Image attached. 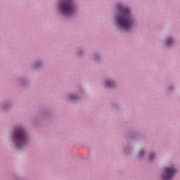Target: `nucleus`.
<instances>
[{
    "label": "nucleus",
    "mask_w": 180,
    "mask_h": 180,
    "mask_svg": "<svg viewBox=\"0 0 180 180\" xmlns=\"http://www.w3.org/2000/svg\"><path fill=\"white\" fill-rule=\"evenodd\" d=\"M118 9L120 15L116 19V22L121 29H125L129 30L130 27L133 26V22H131V16L130 15V9L123 5H119Z\"/></svg>",
    "instance_id": "nucleus-1"
},
{
    "label": "nucleus",
    "mask_w": 180,
    "mask_h": 180,
    "mask_svg": "<svg viewBox=\"0 0 180 180\" xmlns=\"http://www.w3.org/2000/svg\"><path fill=\"white\" fill-rule=\"evenodd\" d=\"M13 137L15 141L17 148H21V147H23V146L27 143V134L23 128L17 129Z\"/></svg>",
    "instance_id": "nucleus-2"
},
{
    "label": "nucleus",
    "mask_w": 180,
    "mask_h": 180,
    "mask_svg": "<svg viewBox=\"0 0 180 180\" xmlns=\"http://www.w3.org/2000/svg\"><path fill=\"white\" fill-rule=\"evenodd\" d=\"M60 9L64 15H72L75 12L72 0H64L63 3L60 5Z\"/></svg>",
    "instance_id": "nucleus-3"
},
{
    "label": "nucleus",
    "mask_w": 180,
    "mask_h": 180,
    "mask_svg": "<svg viewBox=\"0 0 180 180\" xmlns=\"http://www.w3.org/2000/svg\"><path fill=\"white\" fill-rule=\"evenodd\" d=\"M176 174V169L174 167H166L165 173L162 174L163 180H171L172 179L174 175Z\"/></svg>",
    "instance_id": "nucleus-4"
},
{
    "label": "nucleus",
    "mask_w": 180,
    "mask_h": 180,
    "mask_svg": "<svg viewBox=\"0 0 180 180\" xmlns=\"http://www.w3.org/2000/svg\"><path fill=\"white\" fill-rule=\"evenodd\" d=\"M166 43L168 46H171V44H172L174 43V40H172V39L171 38H168L167 40H166Z\"/></svg>",
    "instance_id": "nucleus-5"
},
{
    "label": "nucleus",
    "mask_w": 180,
    "mask_h": 180,
    "mask_svg": "<svg viewBox=\"0 0 180 180\" xmlns=\"http://www.w3.org/2000/svg\"><path fill=\"white\" fill-rule=\"evenodd\" d=\"M106 85L107 86H113V85H115V83L112 81L108 80L106 82Z\"/></svg>",
    "instance_id": "nucleus-6"
},
{
    "label": "nucleus",
    "mask_w": 180,
    "mask_h": 180,
    "mask_svg": "<svg viewBox=\"0 0 180 180\" xmlns=\"http://www.w3.org/2000/svg\"><path fill=\"white\" fill-rule=\"evenodd\" d=\"M154 157H155V154L154 153H150V157H149V160H153V158H154Z\"/></svg>",
    "instance_id": "nucleus-7"
},
{
    "label": "nucleus",
    "mask_w": 180,
    "mask_h": 180,
    "mask_svg": "<svg viewBox=\"0 0 180 180\" xmlns=\"http://www.w3.org/2000/svg\"><path fill=\"white\" fill-rule=\"evenodd\" d=\"M70 99H75V98L72 97V96H70Z\"/></svg>",
    "instance_id": "nucleus-8"
}]
</instances>
